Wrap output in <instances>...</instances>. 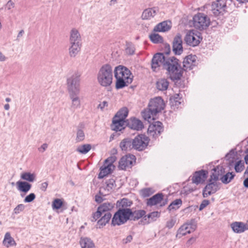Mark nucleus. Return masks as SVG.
<instances>
[{
	"instance_id": "nucleus-1",
	"label": "nucleus",
	"mask_w": 248,
	"mask_h": 248,
	"mask_svg": "<svg viewBox=\"0 0 248 248\" xmlns=\"http://www.w3.org/2000/svg\"><path fill=\"white\" fill-rule=\"evenodd\" d=\"M112 80V67L108 64L103 65L97 74V80L99 84L103 87H108L111 85Z\"/></svg>"
},
{
	"instance_id": "nucleus-2",
	"label": "nucleus",
	"mask_w": 248,
	"mask_h": 248,
	"mask_svg": "<svg viewBox=\"0 0 248 248\" xmlns=\"http://www.w3.org/2000/svg\"><path fill=\"white\" fill-rule=\"evenodd\" d=\"M168 71L169 77L172 80H177L181 78L183 75L182 68L179 60L174 57L168 60V64L165 68Z\"/></svg>"
},
{
	"instance_id": "nucleus-3",
	"label": "nucleus",
	"mask_w": 248,
	"mask_h": 248,
	"mask_svg": "<svg viewBox=\"0 0 248 248\" xmlns=\"http://www.w3.org/2000/svg\"><path fill=\"white\" fill-rule=\"evenodd\" d=\"M131 214L132 210L130 209H119L112 219L111 224L115 226L125 223L128 220H131Z\"/></svg>"
},
{
	"instance_id": "nucleus-4",
	"label": "nucleus",
	"mask_w": 248,
	"mask_h": 248,
	"mask_svg": "<svg viewBox=\"0 0 248 248\" xmlns=\"http://www.w3.org/2000/svg\"><path fill=\"white\" fill-rule=\"evenodd\" d=\"M112 204L106 202L101 204L98 209L103 215V216L97 222V225L99 228L103 227L108 222L111 217V214L109 211L113 208Z\"/></svg>"
},
{
	"instance_id": "nucleus-5",
	"label": "nucleus",
	"mask_w": 248,
	"mask_h": 248,
	"mask_svg": "<svg viewBox=\"0 0 248 248\" xmlns=\"http://www.w3.org/2000/svg\"><path fill=\"white\" fill-rule=\"evenodd\" d=\"M210 23L209 18L203 13H198L193 17L194 27L200 31L206 29L209 26Z\"/></svg>"
},
{
	"instance_id": "nucleus-6",
	"label": "nucleus",
	"mask_w": 248,
	"mask_h": 248,
	"mask_svg": "<svg viewBox=\"0 0 248 248\" xmlns=\"http://www.w3.org/2000/svg\"><path fill=\"white\" fill-rule=\"evenodd\" d=\"M170 57L165 56L163 53H157L153 56L151 68L155 72L159 71L160 67L162 65L165 68L168 64V60H170Z\"/></svg>"
},
{
	"instance_id": "nucleus-7",
	"label": "nucleus",
	"mask_w": 248,
	"mask_h": 248,
	"mask_svg": "<svg viewBox=\"0 0 248 248\" xmlns=\"http://www.w3.org/2000/svg\"><path fill=\"white\" fill-rule=\"evenodd\" d=\"M81 75L76 72L67 79L69 93H80V81Z\"/></svg>"
},
{
	"instance_id": "nucleus-8",
	"label": "nucleus",
	"mask_w": 248,
	"mask_h": 248,
	"mask_svg": "<svg viewBox=\"0 0 248 248\" xmlns=\"http://www.w3.org/2000/svg\"><path fill=\"white\" fill-rule=\"evenodd\" d=\"M229 0H216L212 2L211 10L215 16L223 15L227 9V2Z\"/></svg>"
},
{
	"instance_id": "nucleus-9",
	"label": "nucleus",
	"mask_w": 248,
	"mask_h": 248,
	"mask_svg": "<svg viewBox=\"0 0 248 248\" xmlns=\"http://www.w3.org/2000/svg\"><path fill=\"white\" fill-rule=\"evenodd\" d=\"M149 139L144 134H140L133 140L134 149L138 151L143 150L148 145Z\"/></svg>"
},
{
	"instance_id": "nucleus-10",
	"label": "nucleus",
	"mask_w": 248,
	"mask_h": 248,
	"mask_svg": "<svg viewBox=\"0 0 248 248\" xmlns=\"http://www.w3.org/2000/svg\"><path fill=\"white\" fill-rule=\"evenodd\" d=\"M164 106L163 100L161 97H157L151 99L148 107L150 108V110L153 112V114L156 115L157 113L164 109Z\"/></svg>"
},
{
	"instance_id": "nucleus-11",
	"label": "nucleus",
	"mask_w": 248,
	"mask_h": 248,
	"mask_svg": "<svg viewBox=\"0 0 248 248\" xmlns=\"http://www.w3.org/2000/svg\"><path fill=\"white\" fill-rule=\"evenodd\" d=\"M136 162L135 156L132 155L123 156L119 162V168L123 170L131 168Z\"/></svg>"
},
{
	"instance_id": "nucleus-12",
	"label": "nucleus",
	"mask_w": 248,
	"mask_h": 248,
	"mask_svg": "<svg viewBox=\"0 0 248 248\" xmlns=\"http://www.w3.org/2000/svg\"><path fill=\"white\" fill-rule=\"evenodd\" d=\"M200 33L193 30L189 31L185 37V41L186 43L192 46H195L200 43Z\"/></svg>"
},
{
	"instance_id": "nucleus-13",
	"label": "nucleus",
	"mask_w": 248,
	"mask_h": 248,
	"mask_svg": "<svg viewBox=\"0 0 248 248\" xmlns=\"http://www.w3.org/2000/svg\"><path fill=\"white\" fill-rule=\"evenodd\" d=\"M114 77L115 78H117L118 77L122 78L125 79V80H133L132 77L131 76V73L126 67L122 66L119 65L116 66L115 68L114 71Z\"/></svg>"
},
{
	"instance_id": "nucleus-14",
	"label": "nucleus",
	"mask_w": 248,
	"mask_h": 248,
	"mask_svg": "<svg viewBox=\"0 0 248 248\" xmlns=\"http://www.w3.org/2000/svg\"><path fill=\"white\" fill-rule=\"evenodd\" d=\"M163 130L162 123L159 121H156L149 125L148 129V133L151 136L156 138L160 135Z\"/></svg>"
},
{
	"instance_id": "nucleus-15",
	"label": "nucleus",
	"mask_w": 248,
	"mask_h": 248,
	"mask_svg": "<svg viewBox=\"0 0 248 248\" xmlns=\"http://www.w3.org/2000/svg\"><path fill=\"white\" fill-rule=\"evenodd\" d=\"M219 188L217 182L209 181V183L203 189V197L206 198L214 193H215Z\"/></svg>"
},
{
	"instance_id": "nucleus-16",
	"label": "nucleus",
	"mask_w": 248,
	"mask_h": 248,
	"mask_svg": "<svg viewBox=\"0 0 248 248\" xmlns=\"http://www.w3.org/2000/svg\"><path fill=\"white\" fill-rule=\"evenodd\" d=\"M172 50L175 55H180L183 52L182 40L180 34L177 35L173 39Z\"/></svg>"
},
{
	"instance_id": "nucleus-17",
	"label": "nucleus",
	"mask_w": 248,
	"mask_h": 248,
	"mask_svg": "<svg viewBox=\"0 0 248 248\" xmlns=\"http://www.w3.org/2000/svg\"><path fill=\"white\" fill-rule=\"evenodd\" d=\"M208 172L204 170L196 171L192 178L193 183L197 185L204 182L207 176Z\"/></svg>"
},
{
	"instance_id": "nucleus-18",
	"label": "nucleus",
	"mask_w": 248,
	"mask_h": 248,
	"mask_svg": "<svg viewBox=\"0 0 248 248\" xmlns=\"http://www.w3.org/2000/svg\"><path fill=\"white\" fill-rule=\"evenodd\" d=\"M125 125H127V121L121 119L117 116H114L111 125V128L115 131H120L124 128Z\"/></svg>"
},
{
	"instance_id": "nucleus-19",
	"label": "nucleus",
	"mask_w": 248,
	"mask_h": 248,
	"mask_svg": "<svg viewBox=\"0 0 248 248\" xmlns=\"http://www.w3.org/2000/svg\"><path fill=\"white\" fill-rule=\"evenodd\" d=\"M196 63V56L188 55L183 61V69L185 71L190 70L193 68Z\"/></svg>"
},
{
	"instance_id": "nucleus-20",
	"label": "nucleus",
	"mask_w": 248,
	"mask_h": 248,
	"mask_svg": "<svg viewBox=\"0 0 248 248\" xmlns=\"http://www.w3.org/2000/svg\"><path fill=\"white\" fill-rule=\"evenodd\" d=\"M69 97L71 100V109L75 111L76 109L79 108L81 106L80 100L79 97V93H69Z\"/></svg>"
},
{
	"instance_id": "nucleus-21",
	"label": "nucleus",
	"mask_w": 248,
	"mask_h": 248,
	"mask_svg": "<svg viewBox=\"0 0 248 248\" xmlns=\"http://www.w3.org/2000/svg\"><path fill=\"white\" fill-rule=\"evenodd\" d=\"M231 228L233 231L240 233L248 230V225L242 222H234L231 224Z\"/></svg>"
},
{
	"instance_id": "nucleus-22",
	"label": "nucleus",
	"mask_w": 248,
	"mask_h": 248,
	"mask_svg": "<svg viewBox=\"0 0 248 248\" xmlns=\"http://www.w3.org/2000/svg\"><path fill=\"white\" fill-rule=\"evenodd\" d=\"M127 125L131 129L140 130L143 128V124L142 122L135 118H131L127 121Z\"/></svg>"
},
{
	"instance_id": "nucleus-23",
	"label": "nucleus",
	"mask_w": 248,
	"mask_h": 248,
	"mask_svg": "<svg viewBox=\"0 0 248 248\" xmlns=\"http://www.w3.org/2000/svg\"><path fill=\"white\" fill-rule=\"evenodd\" d=\"M171 27V22L170 21H164L156 25L154 31L158 32H166L169 31Z\"/></svg>"
},
{
	"instance_id": "nucleus-24",
	"label": "nucleus",
	"mask_w": 248,
	"mask_h": 248,
	"mask_svg": "<svg viewBox=\"0 0 248 248\" xmlns=\"http://www.w3.org/2000/svg\"><path fill=\"white\" fill-rule=\"evenodd\" d=\"M164 195L162 193H158L147 200L146 204L148 206H152L161 202L163 200Z\"/></svg>"
},
{
	"instance_id": "nucleus-25",
	"label": "nucleus",
	"mask_w": 248,
	"mask_h": 248,
	"mask_svg": "<svg viewBox=\"0 0 248 248\" xmlns=\"http://www.w3.org/2000/svg\"><path fill=\"white\" fill-rule=\"evenodd\" d=\"M160 216V213L158 211H154L145 216L141 220L143 224H149L150 222L155 221Z\"/></svg>"
},
{
	"instance_id": "nucleus-26",
	"label": "nucleus",
	"mask_w": 248,
	"mask_h": 248,
	"mask_svg": "<svg viewBox=\"0 0 248 248\" xmlns=\"http://www.w3.org/2000/svg\"><path fill=\"white\" fill-rule=\"evenodd\" d=\"M69 43L70 44H81L80 34L76 29H73L70 31Z\"/></svg>"
},
{
	"instance_id": "nucleus-27",
	"label": "nucleus",
	"mask_w": 248,
	"mask_h": 248,
	"mask_svg": "<svg viewBox=\"0 0 248 248\" xmlns=\"http://www.w3.org/2000/svg\"><path fill=\"white\" fill-rule=\"evenodd\" d=\"M120 147L122 151H129L134 149L133 140L125 138L120 143Z\"/></svg>"
},
{
	"instance_id": "nucleus-28",
	"label": "nucleus",
	"mask_w": 248,
	"mask_h": 248,
	"mask_svg": "<svg viewBox=\"0 0 248 248\" xmlns=\"http://www.w3.org/2000/svg\"><path fill=\"white\" fill-rule=\"evenodd\" d=\"M214 172L211 175L209 182H216L220 179L222 174L224 172V169L222 166H218L213 170Z\"/></svg>"
},
{
	"instance_id": "nucleus-29",
	"label": "nucleus",
	"mask_w": 248,
	"mask_h": 248,
	"mask_svg": "<svg viewBox=\"0 0 248 248\" xmlns=\"http://www.w3.org/2000/svg\"><path fill=\"white\" fill-rule=\"evenodd\" d=\"M114 168V165H107L104 164L103 166L100 169V172L98 175V178L101 179L110 174Z\"/></svg>"
},
{
	"instance_id": "nucleus-30",
	"label": "nucleus",
	"mask_w": 248,
	"mask_h": 248,
	"mask_svg": "<svg viewBox=\"0 0 248 248\" xmlns=\"http://www.w3.org/2000/svg\"><path fill=\"white\" fill-rule=\"evenodd\" d=\"M17 189L21 192L27 193L31 188V185L25 181H18L16 183Z\"/></svg>"
},
{
	"instance_id": "nucleus-31",
	"label": "nucleus",
	"mask_w": 248,
	"mask_h": 248,
	"mask_svg": "<svg viewBox=\"0 0 248 248\" xmlns=\"http://www.w3.org/2000/svg\"><path fill=\"white\" fill-rule=\"evenodd\" d=\"M3 244L6 247L9 248L16 246V243L14 239L11 236L10 232H7L4 235Z\"/></svg>"
},
{
	"instance_id": "nucleus-32",
	"label": "nucleus",
	"mask_w": 248,
	"mask_h": 248,
	"mask_svg": "<svg viewBox=\"0 0 248 248\" xmlns=\"http://www.w3.org/2000/svg\"><path fill=\"white\" fill-rule=\"evenodd\" d=\"M69 54L71 57H75L80 50L81 44H70Z\"/></svg>"
},
{
	"instance_id": "nucleus-33",
	"label": "nucleus",
	"mask_w": 248,
	"mask_h": 248,
	"mask_svg": "<svg viewBox=\"0 0 248 248\" xmlns=\"http://www.w3.org/2000/svg\"><path fill=\"white\" fill-rule=\"evenodd\" d=\"M141 114L143 118L149 123L154 120L155 119V117L156 116L155 114H153V112L150 110L148 107V108L142 111Z\"/></svg>"
},
{
	"instance_id": "nucleus-34",
	"label": "nucleus",
	"mask_w": 248,
	"mask_h": 248,
	"mask_svg": "<svg viewBox=\"0 0 248 248\" xmlns=\"http://www.w3.org/2000/svg\"><path fill=\"white\" fill-rule=\"evenodd\" d=\"M155 14L156 10L155 8H148L143 11L141 15V18L143 20L150 19Z\"/></svg>"
},
{
	"instance_id": "nucleus-35",
	"label": "nucleus",
	"mask_w": 248,
	"mask_h": 248,
	"mask_svg": "<svg viewBox=\"0 0 248 248\" xmlns=\"http://www.w3.org/2000/svg\"><path fill=\"white\" fill-rule=\"evenodd\" d=\"M116 81L115 84V87L117 89H122L124 87L127 86L129 84L132 83V80H125L124 78H122L118 77L116 78Z\"/></svg>"
},
{
	"instance_id": "nucleus-36",
	"label": "nucleus",
	"mask_w": 248,
	"mask_h": 248,
	"mask_svg": "<svg viewBox=\"0 0 248 248\" xmlns=\"http://www.w3.org/2000/svg\"><path fill=\"white\" fill-rule=\"evenodd\" d=\"M80 245L81 248H95L93 241L87 237L81 238Z\"/></svg>"
},
{
	"instance_id": "nucleus-37",
	"label": "nucleus",
	"mask_w": 248,
	"mask_h": 248,
	"mask_svg": "<svg viewBox=\"0 0 248 248\" xmlns=\"http://www.w3.org/2000/svg\"><path fill=\"white\" fill-rule=\"evenodd\" d=\"M116 186L115 183V179L112 178L109 179H108L106 181V186L104 188L105 190L107 191L108 193L112 191ZM107 193V194H108Z\"/></svg>"
},
{
	"instance_id": "nucleus-38",
	"label": "nucleus",
	"mask_w": 248,
	"mask_h": 248,
	"mask_svg": "<svg viewBox=\"0 0 248 248\" xmlns=\"http://www.w3.org/2000/svg\"><path fill=\"white\" fill-rule=\"evenodd\" d=\"M169 84V81L167 79L165 78L159 79L156 83L157 89L162 91L167 90L168 88Z\"/></svg>"
},
{
	"instance_id": "nucleus-39",
	"label": "nucleus",
	"mask_w": 248,
	"mask_h": 248,
	"mask_svg": "<svg viewBox=\"0 0 248 248\" xmlns=\"http://www.w3.org/2000/svg\"><path fill=\"white\" fill-rule=\"evenodd\" d=\"M146 211L144 210H138L132 211L131 220H136L146 216Z\"/></svg>"
},
{
	"instance_id": "nucleus-40",
	"label": "nucleus",
	"mask_w": 248,
	"mask_h": 248,
	"mask_svg": "<svg viewBox=\"0 0 248 248\" xmlns=\"http://www.w3.org/2000/svg\"><path fill=\"white\" fill-rule=\"evenodd\" d=\"M132 204V202L125 198H124L121 201H118L117 202L116 205L119 208V209L124 208V209H129L128 207L131 206Z\"/></svg>"
},
{
	"instance_id": "nucleus-41",
	"label": "nucleus",
	"mask_w": 248,
	"mask_h": 248,
	"mask_svg": "<svg viewBox=\"0 0 248 248\" xmlns=\"http://www.w3.org/2000/svg\"><path fill=\"white\" fill-rule=\"evenodd\" d=\"M235 176V174L233 172H228L223 175H221L220 177V180L224 184H228L231 182Z\"/></svg>"
},
{
	"instance_id": "nucleus-42",
	"label": "nucleus",
	"mask_w": 248,
	"mask_h": 248,
	"mask_svg": "<svg viewBox=\"0 0 248 248\" xmlns=\"http://www.w3.org/2000/svg\"><path fill=\"white\" fill-rule=\"evenodd\" d=\"M189 233H190V231L188 229V224L185 223L179 229L176 236L180 237Z\"/></svg>"
},
{
	"instance_id": "nucleus-43",
	"label": "nucleus",
	"mask_w": 248,
	"mask_h": 248,
	"mask_svg": "<svg viewBox=\"0 0 248 248\" xmlns=\"http://www.w3.org/2000/svg\"><path fill=\"white\" fill-rule=\"evenodd\" d=\"M182 204V201L180 199H177L173 201L168 206V209L169 211L176 210Z\"/></svg>"
},
{
	"instance_id": "nucleus-44",
	"label": "nucleus",
	"mask_w": 248,
	"mask_h": 248,
	"mask_svg": "<svg viewBox=\"0 0 248 248\" xmlns=\"http://www.w3.org/2000/svg\"><path fill=\"white\" fill-rule=\"evenodd\" d=\"M151 41L155 44L161 43L163 42V38L157 33H152L150 35Z\"/></svg>"
},
{
	"instance_id": "nucleus-45",
	"label": "nucleus",
	"mask_w": 248,
	"mask_h": 248,
	"mask_svg": "<svg viewBox=\"0 0 248 248\" xmlns=\"http://www.w3.org/2000/svg\"><path fill=\"white\" fill-rule=\"evenodd\" d=\"M128 113V109L126 108H123L117 112L115 117H118L123 120H124Z\"/></svg>"
},
{
	"instance_id": "nucleus-46",
	"label": "nucleus",
	"mask_w": 248,
	"mask_h": 248,
	"mask_svg": "<svg viewBox=\"0 0 248 248\" xmlns=\"http://www.w3.org/2000/svg\"><path fill=\"white\" fill-rule=\"evenodd\" d=\"M154 192V190L152 188L150 187L144 188L141 189L140 191V194L143 198L149 197Z\"/></svg>"
},
{
	"instance_id": "nucleus-47",
	"label": "nucleus",
	"mask_w": 248,
	"mask_h": 248,
	"mask_svg": "<svg viewBox=\"0 0 248 248\" xmlns=\"http://www.w3.org/2000/svg\"><path fill=\"white\" fill-rule=\"evenodd\" d=\"M21 178L23 180L32 182L35 180V175L31 172H24L21 174Z\"/></svg>"
},
{
	"instance_id": "nucleus-48",
	"label": "nucleus",
	"mask_w": 248,
	"mask_h": 248,
	"mask_svg": "<svg viewBox=\"0 0 248 248\" xmlns=\"http://www.w3.org/2000/svg\"><path fill=\"white\" fill-rule=\"evenodd\" d=\"M91 149V145L89 144H84L79 146L77 148V151L80 153L85 154Z\"/></svg>"
},
{
	"instance_id": "nucleus-49",
	"label": "nucleus",
	"mask_w": 248,
	"mask_h": 248,
	"mask_svg": "<svg viewBox=\"0 0 248 248\" xmlns=\"http://www.w3.org/2000/svg\"><path fill=\"white\" fill-rule=\"evenodd\" d=\"M126 52L129 55H132L134 53L135 48L134 45L131 43H127L126 45Z\"/></svg>"
},
{
	"instance_id": "nucleus-50",
	"label": "nucleus",
	"mask_w": 248,
	"mask_h": 248,
	"mask_svg": "<svg viewBox=\"0 0 248 248\" xmlns=\"http://www.w3.org/2000/svg\"><path fill=\"white\" fill-rule=\"evenodd\" d=\"M244 164L241 160L237 161L234 166V169L236 172H241L244 169Z\"/></svg>"
},
{
	"instance_id": "nucleus-51",
	"label": "nucleus",
	"mask_w": 248,
	"mask_h": 248,
	"mask_svg": "<svg viewBox=\"0 0 248 248\" xmlns=\"http://www.w3.org/2000/svg\"><path fill=\"white\" fill-rule=\"evenodd\" d=\"M62 200L60 199H56L52 202V208L53 209H59L62 206Z\"/></svg>"
},
{
	"instance_id": "nucleus-52",
	"label": "nucleus",
	"mask_w": 248,
	"mask_h": 248,
	"mask_svg": "<svg viewBox=\"0 0 248 248\" xmlns=\"http://www.w3.org/2000/svg\"><path fill=\"white\" fill-rule=\"evenodd\" d=\"M25 208V205L23 204L17 205L14 209L13 214L17 215L23 211Z\"/></svg>"
},
{
	"instance_id": "nucleus-53",
	"label": "nucleus",
	"mask_w": 248,
	"mask_h": 248,
	"mask_svg": "<svg viewBox=\"0 0 248 248\" xmlns=\"http://www.w3.org/2000/svg\"><path fill=\"white\" fill-rule=\"evenodd\" d=\"M85 135L83 130L78 129L77 133L76 140L77 142L82 141L84 139Z\"/></svg>"
},
{
	"instance_id": "nucleus-54",
	"label": "nucleus",
	"mask_w": 248,
	"mask_h": 248,
	"mask_svg": "<svg viewBox=\"0 0 248 248\" xmlns=\"http://www.w3.org/2000/svg\"><path fill=\"white\" fill-rule=\"evenodd\" d=\"M116 157L115 156L109 157L105 160L104 164L107 165H113V163L116 161Z\"/></svg>"
},
{
	"instance_id": "nucleus-55",
	"label": "nucleus",
	"mask_w": 248,
	"mask_h": 248,
	"mask_svg": "<svg viewBox=\"0 0 248 248\" xmlns=\"http://www.w3.org/2000/svg\"><path fill=\"white\" fill-rule=\"evenodd\" d=\"M35 198V195L33 193H30L27 195L24 200L25 202H32Z\"/></svg>"
},
{
	"instance_id": "nucleus-56",
	"label": "nucleus",
	"mask_w": 248,
	"mask_h": 248,
	"mask_svg": "<svg viewBox=\"0 0 248 248\" xmlns=\"http://www.w3.org/2000/svg\"><path fill=\"white\" fill-rule=\"evenodd\" d=\"M102 215H103L97 209V211L96 212H95L94 214H93V215L92 221H95L97 219H98Z\"/></svg>"
},
{
	"instance_id": "nucleus-57",
	"label": "nucleus",
	"mask_w": 248,
	"mask_h": 248,
	"mask_svg": "<svg viewBox=\"0 0 248 248\" xmlns=\"http://www.w3.org/2000/svg\"><path fill=\"white\" fill-rule=\"evenodd\" d=\"M175 219L173 218H171L167 222L166 227L168 229H170L174 226V225L175 224Z\"/></svg>"
},
{
	"instance_id": "nucleus-58",
	"label": "nucleus",
	"mask_w": 248,
	"mask_h": 248,
	"mask_svg": "<svg viewBox=\"0 0 248 248\" xmlns=\"http://www.w3.org/2000/svg\"><path fill=\"white\" fill-rule=\"evenodd\" d=\"M209 203H210V202H209V200H203L202 201L201 204L200 205L199 210L200 211L202 210L208 205H209Z\"/></svg>"
},
{
	"instance_id": "nucleus-59",
	"label": "nucleus",
	"mask_w": 248,
	"mask_h": 248,
	"mask_svg": "<svg viewBox=\"0 0 248 248\" xmlns=\"http://www.w3.org/2000/svg\"><path fill=\"white\" fill-rule=\"evenodd\" d=\"M186 224H188V229L190 231V233L193 232L197 228V225L192 221Z\"/></svg>"
},
{
	"instance_id": "nucleus-60",
	"label": "nucleus",
	"mask_w": 248,
	"mask_h": 248,
	"mask_svg": "<svg viewBox=\"0 0 248 248\" xmlns=\"http://www.w3.org/2000/svg\"><path fill=\"white\" fill-rule=\"evenodd\" d=\"M170 100L171 103V105L175 106L176 107H178L179 105L181 104V102L178 100L177 97L170 98Z\"/></svg>"
},
{
	"instance_id": "nucleus-61",
	"label": "nucleus",
	"mask_w": 248,
	"mask_h": 248,
	"mask_svg": "<svg viewBox=\"0 0 248 248\" xmlns=\"http://www.w3.org/2000/svg\"><path fill=\"white\" fill-rule=\"evenodd\" d=\"M5 6L8 10H11L15 7V3L12 0H9L6 4Z\"/></svg>"
},
{
	"instance_id": "nucleus-62",
	"label": "nucleus",
	"mask_w": 248,
	"mask_h": 248,
	"mask_svg": "<svg viewBox=\"0 0 248 248\" xmlns=\"http://www.w3.org/2000/svg\"><path fill=\"white\" fill-rule=\"evenodd\" d=\"M164 49H165V51H164V52L165 53V54L166 55V56H168V55L170 54V45L168 44H165L164 45Z\"/></svg>"
},
{
	"instance_id": "nucleus-63",
	"label": "nucleus",
	"mask_w": 248,
	"mask_h": 248,
	"mask_svg": "<svg viewBox=\"0 0 248 248\" xmlns=\"http://www.w3.org/2000/svg\"><path fill=\"white\" fill-rule=\"evenodd\" d=\"M48 147V145L46 143L43 144L41 146L38 148V150L41 153L44 152Z\"/></svg>"
},
{
	"instance_id": "nucleus-64",
	"label": "nucleus",
	"mask_w": 248,
	"mask_h": 248,
	"mask_svg": "<svg viewBox=\"0 0 248 248\" xmlns=\"http://www.w3.org/2000/svg\"><path fill=\"white\" fill-rule=\"evenodd\" d=\"M108 102L106 101H104L102 103L99 104L98 106V108H100L101 110H103V108L105 107L108 106Z\"/></svg>"
}]
</instances>
